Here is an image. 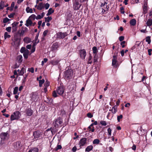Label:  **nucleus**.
<instances>
[{"label": "nucleus", "instance_id": "1", "mask_svg": "<svg viewBox=\"0 0 152 152\" xmlns=\"http://www.w3.org/2000/svg\"><path fill=\"white\" fill-rule=\"evenodd\" d=\"M64 92V89L63 87L59 86L57 88L56 91H54L52 93V95L54 97L58 96V94L62 96Z\"/></svg>", "mask_w": 152, "mask_h": 152}, {"label": "nucleus", "instance_id": "2", "mask_svg": "<svg viewBox=\"0 0 152 152\" xmlns=\"http://www.w3.org/2000/svg\"><path fill=\"white\" fill-rule=\"evenodd\" d=\"M73 72L72 70L70 69V67H68V69L64 72V77L67 79H69L72 78Z\"/></svg>", "mask_w": 152, "mask_h": 152}, {"label": "nucleus", "instance_id": "3", "mask_svg": "<svg viewBox=\"0 0 152 152\" xmlns=\"http://www.w3.org/2000/svg\"><path fill=\"white\" fill-rule=\"evenodd\" d=\"M20 113L19 111H15L11 115V120L13 121L15 120H17L20 118Z\"/></svg>", "mask_w": 152, "mask_h": 152}, {"label": "nucleus", "instance_id": "4", "mask_svg": "<svg viewBox=\"0 0 152 152\" xmlns=\"http://www.w3.org/2000/svg\"><path fill=\"white\" fill-rule=\"evenodd\" d=\"M62 123V119L60 117L55 120L53 122V125L56 128L58 127Z\"/></svg>", "mask_w": 152, "mask_h": 152}, {"label": "nucleus", "instance_id": "5", "mask_svg": "<svg viewBox=\"0 0 152 152\" xmlns=\"http://www.w3.org/2000/svg\"><path fill=\"white\" fill-rule=\"evenodd\" d=\"M81 5L77 1H75L73 3V7L74 10H77L79 9Z\"/></svg>", "mask_w": 152, "mask_h": 152}, {"label": "nucleus", "instance_id": "6", "mask_svg": "<svg viewBox=\"0 0 152 152\" xmlns=\"http://www.w3.org/2000/svg\"><path fill=\"white\" fill-rule=\"evenodd\" d=\"M87 142V139L86 138H83L81 139L79 141L78 145L80 148L84 146Z\"/></svg>", "mask_w": 152, "mask_h": 152}, {"label": "nucleus", "instance_id": "7", "mask_svg": "<svg viewBox=\"0 0 152 152\" xmlns=\"http://www.w3.org/2000/svg\"><path fill=\"white\" fill-rule=\"evenodd\" d=\"M56 35L58 38L63 39L66 37L67 35V34L66 32L62 33L60 32L57 33Z\"/></svg>", "mask_w": 152, "mask_h": 152}, {"label": "nucleus", "instance_id": "8", "mask_svg": "<svg viewBox=\"0 0 152 152\" xmlns=\"http://www.w3.org/2000/svg\"><path fill=\"white\" fill-rule=\"evenodd\" d=\"M107 3L106 2H104L101 5V7H102V10H104V12L107 11L108 10L109 7L107 5Z\"/></svg>", "mask_w": 152, "mask_h": 152}, {"label": "nucleus", "instance_id": "9", "mask_svg": "<svg viewBox=\"0 0 152 152\" xmlns=\"http://www.w3.org/2000/svg\"><path fill=\"white\" fill-rule=\"evenodd\" d=\"M9 135L6 132L2 133L0 135V137L2 140H7L8 139Z\"/></svg>", "mask_w": 152, "mask_h": 152}, {"label": "nucleus", "instance_id": "10", "mask_svg": "<svg viewBox=\"0 0 152 152\" xmlns=\"http://www.w3.org/2000/svg\"><path fill=\"white\" fill-rule=\"evenodd\" d=\"M80 53L81 59H84L86 55V52L85 50L83 49L80 50Z\"/></svg>", "mask_w": 152, "mask_h": 152}, {"label": "nucleus", "instance_id": "11", "mask_svg": "<svg viewBox=\"0 0 152 152\" xmlns=\"http://www.w3.org/2000/svg\"><path fill=\"white\" fill-rule=\"evenodd\" d=\"M19 22H15L12 24V31L15 32L17 29V25L19 24Z\"/></svg>", "mask_w": 152, "mask_h": 152}, {"label": "nucleus", "instance_id": "12", "mask_svg": "<svg viewBox=\"0 0 152 152\" xmlns=\"http://www.w3.org/2000/svg\"><path fill=\"white\" fill-rule=\"evenodd\" d=\"M21 142L19 141L17 142L14 143V147L16 150L20 149L21 147Z\"/></svg>", "mask_w": 152, "mask_h": 152}, {"label": "nucleus", "instance_id": "13", "mask_svg": "<svg viewBox=\"0 0 152 152\" xmlns=\"http://www.w3.org/2000/svg\"><path fill=\"white\" fill-rule=\"evenodd\" d=\"M28 29L27 27H22L21 28V30L20 32L19 33V34L20 36H23L24 34L28 31Z\"/></svg>", "mask_w": 152, "mask_h": 152}, {"label": "nucleus", "instance_id": "14", "mask_svg": "<svg viewBox=\"0 0 152 152\" xmlns=\"http://www.w3.org/2000/svg\"><path fill=\"white\" fill-rule=\"evenodd\" d=\"M58 47V43L57 42H55L53 44L51 48L52 50H56L57 49Z\"/></svg>", "mask_w": 152, "mask_h": 152}, {"label": "nucleus", "instance_id": "15", "mask_svg": "<svg viewBox=\"0 0 152 152\" xmlns=\"http://www.w3.org/2000/svg\"><path fill=\"white\" fill-rule=\"evenodd\" d=\"M116 59V57L115 56H113V58L112 59V64L113 66L116 65L117 66H118V64L117 63Z\"/></svg>", "mask_w": 152, "mask_h": 152}, {"label": "nucleus", "instance_id": "16", "mask_svg": "<svg viewBox=\"0 0 152 152\" xmlns=\"http://www.w3.org/2000/svg\"><path fill=\"white\" fill-rule=\"evenodd\" d=\"M32 21H31V19H29V18L26 20V23L25 24V25L27 26L28 27L29 26H31L32 25Z\"/></svg>", "mask_w": 152, "mask_h": 152}, {"label": "nucleus", "instance_id": "17", "mask_svg": "<svg viewBox=\"0 0 152 152\" xmlns=\"http://www.w3.org/2000/svg\"><path fill=\"white\" fill-rule=\"evenodd\" d=\"M33 135L35 138H37L40 135V132L39 131L35 132L34 133Z\"/></svg>", "mask_w": 152, "mask_h": 152}, {"label": "nucleus", "instance_id": "18", "mask_svg": "<svg viewBox=\"0 0 152 152\" xmlns=\"http://www.w3.org/2000/svg\"><path fill=\"white\" fill-rule=\"evenodd\" d=\"M26 114L30 116H31L33 114V111L32 110L30 109H28L26 110Z\"/></svg>", "mask_w": 152, "mask_h": 152}, {"label": "nucleus", "instance_id": "19", "mask_svg": "<svg viewBox=\"0 0 152 152\" xmlns=\"http://www.w3.org/2000/svg\"><path fill=\"white\" fill-rule=\"evenodd\" d=\"M110 111H112V113L114 114H115L116 112L117 111V107L116 106H114L112 110H110Z\"/></svg>", "mask_w": 152, "mask_h": 152}, {"label": "nucleus", "instance_id": "20", "mask_svg": "<svg viewBox=\"0 0 152 152\" xmlns=\"http://www.w3.org/2000/svg\"><path fill=\"white\" fill-rule=\"evenodd\" d=\"M23 41L26 43H29L31 42V39L28 37H25L23 39Z\"/></svg>", "mask_w": 152, "mask_h": 152}, {"label": "nucleus", "instance_id": "21", "mask_svg": "<svg viewBox=\"0 0 152 152\" xmlns=\"http://www.w3.org/2000/svg\"><path fill=\"white\" fill-rule=\"evenodd\" d=\"M136 23V21L134 19H133L130 21V24L132 26H135Z\"/></svg>", "mask_w": 152, "mask_h": 152}, {"label": "nucleus", "instance_id": "22", "mask_svg": "<svg viewBox=\"0 0 152 152\" xmlns=\"http://www.w3.org/2000/svg\"><path fill=\"white\" fill-rule=\"evenodd\" d=\"M29 53V51L28 50H26V51L23 53V56L24 58H28V55Z\"/></svg>", "mask_w": 152, "mask_h": 152}, {"label": "nucleus", "instance_id": "23", "mask_svg": "<svg viewBox=\"0 0 152 152\" xmlns=\"http://www.w3.org/2000/svg\"><path fill=\"white\" fill-rule=\"evenodd\" d=\"M93 148V147L92 145L88 146L87 147V148L86 149L85 151H86L89 152L92 150Z\"/></svg>", "mask_w": 152, "mask_h": 152}, {"label": "nucleus", "instance_id": "24", "mask_svg": "<svg viewBox=\"0 0 152 152\" xmlns=\"http://www.w3.org/2000/svg\"><path fill=\"white\" fill-rule=\"evenodd\" d=\"M26 10L27 13H32L33 12L32 9L30 8L29 7H26Z\"/></svg>", "mask_w": 152, "mask_h": 152}, {"label": "nucleus", "instance_id": "25", "mask_svg": "<svg viewBox=\"0 0 152 152\" xmlns=\"http://www.w3.org/2000/svg\"><path fill=\"white\" fill-rule=\"evenodd\" d=\"M22 56L21 55L18 56L17 58V59L18 62L21 63L23 61Z\"/></svg>", "mask_w": 152, "mask_h": 152}, {"label": "nucleus", "instance_id": "26", "mask_svg": "<svg viewBox=\"0 0 152 152\" xmlns=\"http://www.w3.org/2000/svg\"><path fill=\"white\" fill-rule=\"evenodd\" d=\"M54 12V10L52 8H50L48 10V13L47 14V16H49Z\"/></svg>", "mask_w": 152, "mask_h": 152}, {"label": "nucleus", "instance_id": "27", "mask_svg": "<svg viewBox=\"0 0 152 152\" xmlns=\"http://www.w3.org/2000/svg\"><path fill=\"white\" fill-rule=\"evenodd\" d=\"M146 25L150 27L152 25V20L151 19H148L146 23Z\"/></svg>", "mask_w": 152, "mask_h": 152}, {"label": "nucleus", "instance_id": "28", "mask_svg": "<svg viewBox=\"0 0 152 152\" xmlns=\"http://www.w3.org/2000/svg\"><path fill=\"white\" fill-rule=\"evenodd\" d=\"M38 149L37 148H33L30 150L28 152H38Z\"/></svg>", "mask_w": 152, "mask_h": 152}, {"label": "nucleus", "instance_id": "29", "mask_svg": "<svg viewBox=\"0 0 152 152\" xmlns=\"http://www.w3.org/2000/svg\"><path fill=\"white\" fill-rule=\"evenodd\" d=\"M4 7V2L3 1H1L0 2V10H2Z\"/></svg>", "mask_w": 152, "mask_h": 152}, {"label": "nucleus", "instance_id": "30", "mask_svg": "<svg viewBox=\"0 0 152 152\" xmlns=\"http://www.w3.org/2000/svg\"><path fill=\"white\" fill-rule=\"evenodd\" d=\"M43 7H44L43 4L42 3H40L38 4L37 9L39 10H41Z\"/></svg>", "mask_w": 152, "mask_h": 152}, {"label": "nucleus", "instance_id": "31", "mask_svg": "<svg viewBox=\"0 0 152 152\" xmlns=\"http://www.w3.org/2000/svg\"><path fill=\"white\" fill-rule=\"evenodd\" d=\"M25 71V69L24 67H23L20 70V75H23L24 72V71Z\"/></svg>", "mask_w": 152, "mask_h": 152}, {"label": "nucleus", "instance_id": "32", "mask_svg": "<svg viewBox=\"0 0 152 152\" xmlns=\"http://www.w3.org/2000/svg\"><path fill=\"white\" fill-rule=\"evenodd\" d=\"M45 21L46 22H49L52 19L51 17H48L47 18H45Z\"/></svg>", "mask_w": 152, "mask_h": 152}, {"label": "nucleus", "instance_id": "33", "mask_svg": "<svg viewBox=\"0 0 152 152\" xmlns=\"http://www.w3.org/2000/svg\"><path fill=\"white\" fill-rule=\"evenodd\" d=\"M37 39L38 37L36 36L35 38V42L33 43V45L34 46H35L39 42V40H37Z\"/></svg>", "mask_w": 152, "mask_h": 152}, {"label": "nucleus", "instance_id": "34", "mask_svg": "<svg viewBox=\"0 0 152 152\" xmlns=\"http://www.w3.org/2000/svg\"><path fill=\"white\" fill-rule=\"evenodd\" d=\"M10 35L8 34L7 32H5L4 34V37L5 39H6V38H10Z\"/></svg>", "mask_w": 152, "mask_h": 152}, {"label": "nucleus", "instance_id": "35", "mask_svg": "<svg viewBox=\"0 0 152 152\" xmlns=\"http://www.w3.org/2000/svg\"><path fill=\"white\" fill-rule=\"evenodd\" d=\"M100 142L99 140L98 139H95L93 141V144H98Z\"/></svg>", "mask_w": 152, "mask_h": 152}, {"label": "nucleus", "instance_id": "36", "mask_svg": "<svg viewBox=\"0 0 152 152\" xmlns=\"http://www.w3.org/2000/svg\"><path fill=\"white\" fill-rule=\"evenodd\" d=\"M39 86L41 87L42 85L44 83L45 80L44 79L40 80H39Z\"/></svg>", "mask_w": 152, "mask_h": 152}, {"label": "nucleus", "instance_id": "37", "mask_svg": "<svg viewBox=\"0 0 152 152\" xmlns=\"http://www.w3.org/2000/svg\"><path fill=\"white\" fill-rule=\"evenodd\" d=\"M18 90V87H15L13 91V94H17Z\"/></svg>", "mask_w": 152, "mask_h": 152}, {"label": "nucleus", "instance_id": "38", "mask_svg": "<svg viewBox=\"0 0 152 152\" xmlns=\"http://www.w3.org/2000/svg\"><path fill=\"white\" fill-rule=\"evenodd\" d=\"M28 50L26 49L25 47H22L20 50V52L22 53H23L26 50Z\"/></svg>", "mask_w": 152, "mask_h": 152}, {"label": "nucleus", "instance_id": "39", "mask_svg": "<svg viewBox=\"0 0 152 152\" xmlns=\"http://www.w3.org/2000/svg\"><path fill=\"white\" fill-rule=\"evenodd\" d=\"M147 7H143V13L144 14H146L147 12Z\"/></svg>", "mask_w": 152, "mask_h": 152}, {"label": "nucleus", "instance_id": "40", "mask_svg": "<svg viewBox=\"0 0 152 152\" xmlns=\"http://www.w3.org/2000/svg\"><path fill=\"white\" fill-rule=\"evenodd\" d=\"M146 41L148 42V44H150L151 42L150 37H147L146 38Z\"/></svg>", "mask_w": 152, "mask_h": 152}, {"label": "nucleus", "instance_id": "41", "mask_svg": "<svg viewBox=\"0 0 152 152\" xmlns=\"http://www.w3.org/2000/svg\"><path fill=\"white\" fill-rule=\"evenodd\" d=\"M10 19H9L7 17H6L3 19V22L4 23H6L10 21Z\"/></svg>", "mask_w": 152, "mask_h": 152}, {"label": "nucleus", "instance_id": "42", "mask_svg": "<svg viewBox=\"0 0 152 152\" xmlns=\"http://www.w3.org/2000/svg\"><path fill=\"white\" fill-rule=\"evenodd\" d=\"M29 18H31L33 20H34L35 19H36V16L34 14H32L29 17Z\"/></svg>", "mask_w": 152, "mask_h": 152}, {"label": "nucleus", "instance_id": "43", "mask_svg": "<svg viewBox=\"0 0 152 152\" xmlns=\"http://www.w3.org/2000/svg\"><path fill=\"white\" fill-rule=\"evenodd\" d=\"M100 123L102 125L104 126H106L107 124L106 122L105 121H101Z\"/></svg>", "mask_w": 152, "mask_h": 152}, {"label": "nucleus", "instance_id": "44", "mask_svg": "<svg viewBox=\"0 0 152 152\" xmlns=\"http://www.w3.org/2000/svg\"><path fill=\"white\" fill-rule=\"evenodd\" d=\"M49 85H50L49 82L48 80H46L45 81L44 86H45V87H47L49 86Z\"/></svg>", "mask_w": 152, "mask_h": 152}, {"label": "nucleus", "instance_id": "45", "mask_svg": "<svg viewBox=\"0 0 152 152\" xmlns=\"http://www.w3.org/2000/svg\"><path fill=\"white\" fill-rule=\"evenodd\" d=\"M92 50L94 53H97V49L96 47H93L92 48Z\"/></svg>", "mask_w": 152, "mask_h": 152}, {"label": "nucleus", "instance_id": "46", "mask_svg": "<svg viewBox=\"0 0 152 152\" xmlns=\"http://www.w3.org/2000/svg\"><path fill=\"white\" fill-rule=\"evenodd\" d=\"M123 118V115H120L117 116V120L118 122L120 121L121 119H122Z\"/></svg>", "mask_w": 152, "mask_h": 152}, {"label": "nucleus", "instance_id": "47", "mask_svg": "<svg viewBox=\"0 0 152 152\" xmlns=\"http://www.w3.org/2000/svg\"><path fill=\"white\" fill-rule=\"evenodd\" d=\"M48 59L47 58H45L44 59V60L43 61H42V64H41V65L42 66H43L44 63H46V62H47V61H48Z\"/></svg>", "mask_w": 152, "mask_h": 152}, {"label": "nucleus", "instance_id": "48", "mask_svg": "<svg viewBox=\"0 0 152 152\" xmlns=\"http://www.w3.org/2000/svg\"><path fill=\"white\" fill-rule=\"evenodd\" d=\"M11 27H8L6 28V30L8 32H10L11 31Z\"/></svg>", "mask_w": 152, "mask_h": 152}, {"label": "nucleus", "instance_id": "49", "mask_svg": "<svg viewBox=\"0 0 152 152\" xmlns=\"http://www.w3.org/2000/svg\"><path fill=\"white\" fill-rule=\"evenodd\" d=\"M28 71L32 73H33L34 72V69L32 67H31V68H29L28 69Z\"/></svg>", "mask_w": 152, "mask_h": 152}, {"label": "nucleus", "instance_id": "50", "mask_svg": "<svg viewBox=\"0 0 152 152\" xmlns=\"http://www.w3.org/2000/svg\"><path fill=\"white\" fill-rule=\"evenodd\" d=\"M62 148V147L60 145H57V147L56 148V151H57L58 150Z\"/></svg>", "mask_w": 152, "mask_h": 152}, {"label": "nucleus", "instance_id": "51", "mask_svg": "<svg viewBox=\"0 0 152 152\" xmlns=\"http://www.w3.org/2000/svg\"><path fill=\"white\" fill-rule=\"evenodd\" d=\"M48 30H45L44 31V32H43V36L44 37L46 36L47 35L48 33Z\"/></svg>", "mask_w": 152, "mask_h": 152}, {"label": "nucleus", "instance_id": "52", "mask_svg": "<svg viewBox=\"0 0 152 152\" xmlns=\"http://www.w3.org/2000/svg\"><path fill=\"white\" fill-rule=\"evenodd\" d=\"M108 133L110 136L111 135V130L110 128H108L107 129Z\"/></svg>", "mask_w": 152, "mask_h": 152}, {"label": "nucleus", "instance_id": "53", "mask_svg": "<svg viewBox=\"0 0 152 152\" xmlns=\"http://www.w3.org/2000/svg\"><path fill=\"white\" fill-rule=\"evenodd\" d=\"M50 6V4L48 3H47L45 4V7L46 10H47L48 9L49 7Z\"/></svg>", "mask_w": 152, "mask_h": 152}, {"label": "nucleus", "instance_id": "54", "mask_svg": "<svg viewBox=\"0 0 152 152\" xmlns=\"http://www.w3.org/2000/svg\"><path fill=\"white\" fill-rule=\"evenodd\" d=\"M126 42L125 41H123L121 42V45L122 46V47L123 48H124L125 47V45L124 44Z\"/></svg>", "mask_w": 152, "mask_h": 152}, {"label": "nucleus", "instance_id": "55", "mask_svg": "<svg viewBox=\"0 0 152 152\" xmlns=\"http://www.w3.org/2000/svg\"><path fill=\"white\" fill-rule=\"evenodd\" d=\"M35 46H34V45H33V46L31 50V53L34 52L35 50Z\"/></svg>", "mask_w": 152, "mask_h": 152}, {"label": "nucleus", "instance_id": "56", "mask_svg": "<svg viewBox=\"0 0 152 152\" xmlns=\"http://www.w3.org/2000/svg\"><path fill=\"white\" fill-rule=\"evenodd\" d=\"M87 116L89 118H91L93 116L91 113H88L87 114Z\"/></svg>", "mask_w": 152, "mask_h": 152}, {"label": "nucleus", "instance_id": "57", "mask_svg": "<svg viewBox=\"0 0 152 152\" xmlns=\"http://www.w3.org/2000/svg\"><path fill=\"white\" fill-rule=\"evenodd\" d=\"M121 12V13L124 14L125 12L124 11V8L123 7H121L120 8Z\"/></svg>", "mask_w": 152, "mask_h": 152}, {"label": "nucleus", "instance_id": "58", "mask_svg": "<svg viewBox=\"0 0 152 152\" xmlns=\"http://www.w3.org/2000/svg\"><path fill=\"white\" fill-rule=\"evenodd\" d=\"M14 15H15V13H12V14H11L10 15H9L8 16L9 18H12L13 17Z\"/></svg>", "mask_w": 152, "mask_h": 152}, {"label": "nucleus", "instance_id": "59", "mask_svg": "<svg viewBox=\"0 0 152 152\" xmlns=\"http://www.w3.org/2000/svg\"><path fill=\"white\" fill-rule=\"evenodd\" d=\"M42 18V17H41V15H38L36 17V19L37 20L41 19Z\"/></svg>", "mask_w": 152, "mask_h": 152}, {"label": "nucleus", "instance_id": "60", "mask_svg": "<svg viewBox=\"0 0 152 152\" xmlns=\"http://www.w3.org/2000/svg\"><path fill=\"white\" fill-rule=\"evenodd\" d=\"M124 39V36H120L119 37V40L120 41H122Z\"/></svg>", "mask_w": 152, "mask_h": 152}, {"label": "nucleus", "instance_id": "61", "mask_svg": "<svg viewBox=\"0 0 152 152\" xmlns=\"http://www.w3.org/2000/svg\"><path fill=\"white\" fill-rule=\"evenodd\" d=\"M58 62V60L56 61H53L52 62V64H57Z\"/></svg>", "mask_w": 152, "mask_h": 152}, {"label": "nucleus", "instance_id": "62", "mask_svg": "<svg viewBox=\"0 0 152 152\" xmlns=\"http://www.w3.org/2000/svg\"><path fill=\"white\" fill-rule=\"evenodd\" d=\"M72 151L73 152H75L76 151V150H77V148L76 146H74V147L72 148Z\"/></svg>", "mask_w": 152, "mask_h": 152}, {"label": "nucleus", "instance_id": "63", "mask_svg": "<svg viewBox=\"0 0 152 152\" xmlns=\"http://www.w3.org/2000/svg\"><path fill=\"white\" fill-rule=\"evenodd\" d=\"M31 47V45H28L26 46V48L27 49H30Z\"/></svg>", "mask_w": 152, "mask_h": 152}, {"label": "nucleus", "instance_id": "64", "mask_svg": "<svg viewBox=\"0 0 152 152\" xmlns=\"http://www.w3.org/2000/svg\"><path fill=\"white\" fill-rule=\"evenodd\" d=\"M124 50H122L121 52V53L122 56H123L124 55Z\"/></svg>", "mask_w": 152, "mask_h": 152}]
</instances>
